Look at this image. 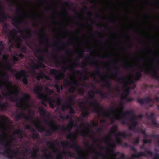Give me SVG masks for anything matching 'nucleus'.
Masks as SVG:
<instances>
[{"label": "nucleus", "mask_w": 159, "mask_h": 159, "mask_svg": "<svg viewBox=\"0 0 159 159\" xmlns=\"http://www.w3.org/2000/svg\"><path fill=\"white\" fill-rule=\"evenodd\" d=\"M44 121L46 123L51 127L49 129L45 130L44 127L37 125H36L35 126L36 128L39 132H42L45 131V136H51L52 133H55L56 131L59 130V126H61L56 124L53 120H51L49 122L47 120L45 119Z\"/></svg>", "instance_id": "obj_1"}, {"label": "nucleus", "mask_w": 159, "mask_h": 159, "mask_svg": "<svg viewBox=\"0 0 159 159\" xmlns=\"http://www.w3.org/2000/svg\"><path fill=\"white\" fill-rule=\"evenodd\" d=\"M67 139H70L72 140L73 144H71L68 142L65 143L63 142H61V145L63 146H69L71 148H74L80 154L78 156L77 158L79 159H88L85 158L81 153L82 151V149L80 146L75 142V139L74 137V135L71 133L68 135L66 136Z\"/></svg>", "instance_id": "obj_2"}, {"label": "nucleus", "mask_w": 159, "mask_h": 159, "mask_svg": "<svg viewBox=\"0 0 159 159\" xmlns=\"http://www.w3.org/2000/svg\"><path fill=\"white\" fill-rule=\"evenodd\" d=\"M84 98L86 99L87 101H89V103L90 106H95V107L92 109V111L93 112L98 115L102 114L107 117H109L110 115L109 113L100 110L103 108V107L99 105L98 103L97 102L96 99H94L92 102L89 101V99L88 96H85Z\"/></svg>", "instance_id": "obj_3"}, {"label": "nucleus", "mask_w": 159, "mask_h": 159, "mask_svg": "<svg viewBox=\"0 0 159 159\" xmlns=\"http://www.w3.org/2000/svg\"><path fill=\"white\" fill-rule=\"evenodd\" d=\"M43 89V87L41 85H36V88H34L33 91L34 93L37 95L38 98L41 100L42 104L46 107L47 105L46 102H48L50 98L48 97L47 95L45 93H42Z\"/></svg>", "instance_id": "obj_4"}, {"label": "nucleus", "mask_w": 159, "mask_h": 159, "mask_svg": "<svg viewBox=\"0 0 159 159\" xmlns=\"http://www.w3.org/2000/svg\"><path fill=\"white\" fill-rule=\"evenodd\" d=\"M12 21V25L17 29L18 32H26V37L27 38H29L31 36L32 34L30 32L31 30L30 29L28 28H26L25 29L22 30L20 29L19 27V24L20 23L23 22L25 24H26V21L16 19H13Z\"/></svg>", "instance_id": "obj_5"}, {"label": "nucleus", "mask_w": 159, "mask_h": 159, "mask_svg": "<svg viewBox=\"0 0 159 159\" xmlns=\"http://www.w3.org/2000/svg\"><path fill=\"white\" fill-rule=\"evenodd\" d=\"M50 72L51 74L55 75L54 78L57 81H55L56 84H54V86L57 92L59 93L60 91V86L59 85V82L58 81L64 78V73L62 72L59 74H57V70L56 69L52 68L50 69Z\"/></svg>", "instance_id": "obj_6"}, {"label": "nucleus", "mask_w": 159, "mask_h": 159, "mask_svg": "<svg viewBox=\"0 0 159 159\" xmlns=\"http://www.w3.org/2000/svg\"><path fill=\"white\" fill-rule=\"evenodd\" d=\"M20 90L17 87H15V91H9L7 93L5 94L3 93L4 96L6 98H8L9 100L11 101H16V98H17V97L20 93Z\"/></svg>", "instance_id": "obj_7"}, {"label": "nucleus", "mask_w": 159, "mask_h": 159, "mask_svg": "<svg viewBox=\"0 0 159 159\" xmlns=\"http://www.w3.org/2000/svg\"><path fill=\"white\" fill-rule=\"evenodd\" d=\"M127 77L125 76H124L122 77H119L117 78V81L120 83L122 82H124V84L123 85V87L125 88H126L124 90L125 93L128 95L130 93V88L128 85V84H132L133 83V81L131 80L128 82L127 81Z\"/></svg>", "instance_id": "obj_8"}, {"label": "nucleus", "mask_w": 159, "mask_h": 159, "mask_svg": "<svg viewBox=\"0 0 159 159\" xmlns=\"http://www.w3.org/2000/svg\"><path fill=\"white\" fill-rule=\"evenodd\" d=\"M15 76L17 79L21 80H22V77H24L22 79V81L24 84L25 85L27 84L28 81L27 79V75L24 70H21L20 71L16 72L15 74Z\"/></svg>", "instance_id": "obj_9"}, {"label": "nucleus", "mask_w": 159, "mask_h": 159, "mask_svg": "<svg viewBox=\"0 0 159 159\" xmlns=\"http://www.w3.org/2000/svg\"><path fill=\"white\" fill-rule=\"evenodd\" d=\"M110 130L111 133L116 134L117 136H120L124 138H126L127 137H131L132 135V134H130L128 135L125 132L117 133V126L116 125H114L111 127Z\"/></svg>", "instance_id": "obj_10"}, {"label": "nucleus", "mask_w": 159, "mask_h": 159, "mask_svg": "<svg viewBox=\"0 0 159 159\" xmlns=\"http://www.w3.org/2000/svg\"><path fill=\"white\" fill-rule=\"evenodd\" d=\"M94 93L99 94L102 98H107L110 95V93H108L102 92L97 90L90 91L88 93L89 96L93 99L95 98Z\"/></svg>", "instance_id": "obj_11"}, {"label": "nucleus", "mask_w": 159, "mask_h": 159, "mask_svg": "<svg viewBox=\"0 0 159 159\" xmlns=\"http://www.w3.org/2000/svg\"><path fill=\"white\" fill-rule=\"evenodd\" d=\"M64 86L65 87H68L72 85V83L75 86H77L79 85H82L85 87H87V85L85 84H81L77 80L73 81L71 79L70 80L65 79L64 80Z\"/></svg>", "instance_id": "obj_12"}, {"label": "nucleus", "mask_w": 159, "mask_h": 159, "mask_svg": "<svg viewBox=\"0 0 159 159\" xmlns=\"http://www.w3.org/2000/svg\"><path fill=\"white\" fill-rule=\"evenodd\" d=\"M8 143H9V146H7V152H11L10 153L11 154V155L13 157V159H14L15 158L19 159L18 158V157H18L20 154L19 151V150L15 151L11 149V146L10 145V143H11V141H10L9 142H8Z\"/></svg>", "instance_id": "obj_13"}, {"label": "nucleus", "mask_w": 159, "mask_h": 159, "mask_svg": "<svg viewBox=\"0 0 159 159\" xmlns=\"http://www.w3.org/2000/svg\"><path fill=\"white\" fill-rule=\"evenodd\" d=\"M24 97L23 98H16V101H20L19 103H16V106L18 107H20L21 105H22V101H24L25 102L29 101L30 98V96L28 94L24 93L23 94Z\"/></svg>", "instance_id": "obj_14"}, {"label": "nucleus", "mask_w": 159, "mask_h": 159, "mask_svg": "<svg viewBox=\"0 0 159 159\" xmlns=\"http://www.w3.org/2000/svg\"><path fill=\"white\" fill-rule=\"evenodd\" d=\"M7 16L5 13L4 9L0 0V23L3 22L7 19Z\"/></svg>", "instance_id": "obj_15"}, {"label": "nucleus", "mask_w": 159, "mask_h": 159, "mask_svg": "<svg viewBox=\"0 0 159 159\" xmlns=\"http://www.w3.org/2000/svg\"><path fill=\"white\" fill-rule=\"evenodd\" d=\"M124 116H129L131 117L129 119V120L132 122L137 121L136 120V116L134 111H127L125 112L123 114Z\"/></svg>", "instance_id": "obj_16"}, {"label": "nucleus", "mask_w": 159, "mask_h": 159, "mask_svg": "<svg viewBox=\"0 0 159 159\" xmlns=\"http://www.w3.org/2000/svg\"><path fill=\"white\" fill-rule=\"evenodd\" d=\"M60 125L61 126H59V130L60 129L63 132H66L67 130H68L70 132L74 126L73 121H70L69 124L67 125L66 127H65L64 125Z\"/></svg>", "instance_id": "obj_17"}, {"label": "nucleus", "mask_w": 159, "mask_h": 159, "mask_svg": "<svg viewBox=\"0 0 159 159\" xmlns=\"http://www.w3.org/2000/svg\"><path fill=\"white\" fill-rule=\"evenodd\" d=\"M137 100V102L141 105H143L144 103H148L150 102L153 101V99L149 97H147L144 99L138 98Z\"/></svg>", "instance_id": "obj_18"}, {"label": "nucleus", "mask_w": 159, "mask_h": 159, "mask_svg": "<svg viewBox=\"0 0 159 159\" xmlns=\"http://www.w3.org/2000/svg\"><path fill=\"white\" fill-rule=\"evenodd\" d=\"M89 64L90 66L93 65L96 68L97 70L93 73V75H94L100 76L101 75V72L98 70L99 68V66L97 65L96 62L95 61H90L89 62Z\"/></svg>", "instance_id": "obj_19"}, {"label": "nucleus", "mask_w": 159, "mask_h": 159, "mask_svg": "<svg viewBox=\"0 0 159 159\" xmlns=\"http://www.w3.org/2000/svg\"><path fill=\"white\" fill-rule=\"evenodd\" d=\"M144 71L146 74H151L152 77L153 78L156 79H159V75H157V73L156 72V74H154L152 73L149 68L148 67H144Z\"/></svg>", "instance_id": "obj_20"}, {"label": "nucleus", "mask_w": 159, "mask_h": 159, "mask_svg": "<svg viewBox=\"0 0 159 159\" xmlns=\"http://www.w3.org/2000/svg\"><path fill=\"white\" fill-rule=\"evenodd\" d=\"M42 50L40 49H37L34 52V53L36 54H39L40 55L37 57V58L41 61L44 62V56L42 54Z\"/></svg>", "instance_id": "obj_21"}, {"label": "nucleus", "mask_w": 159, "mask_h": 159, "mask_svg": "<svg viewBox=\"0 0 159 159\" xmlns=\"http://www.w3.org/2000/svg\"><path fill=\"white\" fill-rule=\"evenodd\" d=\"M115 134L116 136V143L118 145L122 146L123 147L126 148L129 147V144L127 143L126 142H123V141L120 138L121 137H120V136H117L116 134Z\"/></svg>", "instance_id": "obj_22"}, {"label": "nucleus", "mask_w": 159, "mask_h": 159, "mask_svg": "<svg viewBox=\"0 0 159 159\" xmlns=\"http://www.w3.org/2000/svg\"><path fill=\"white\" fill-rule=\"evenodd\" d=\"M21 118L26 120H29L32 118V117L31 116H27L24 113H20L15 117V120L16 121H18Z\"/></svg>", "instance_id": "obj_23"}, {"label": "nucleus", "mask_w": 159, "mask_h": 159, "mask_svg": "<svg viewBox=\"0 0 159 159\" xmlns=\"http://www.w3.org/2000/svg\"><path fill=\"white\" fill-rule=\"evenodd\" d=\"M141 132L142 134L144 136V138L142 140V142L144 144H150L152 143V140L151 139H147L146 137H148V135L146 134L145 130H141Z\"/></svg>", "instance_id": "obj_24"}, {"label": "nucleus", "mask_w": 159, "mask_h": 159, "mask_svg": "<svg viewBox=\"0 0 159 159\" xmlns=\"http://www.w3.org/2000/svg\"><path fill=\"white\" fill-rule=\"evenodd\" d=\"M111 140V139L109 137H107L106 138H103L102 140L105 143L107 144L108 146L113 148H114L116 146V145L115 143H110V141Z\"/></svg>", "instance_id": "obj_25"}, {"label": "nucleus", "mask_w": 159, "mask_h": 159, "mask_svg": "<svg viewBox=\"0 0 159 159\" xmlns=\"http://www.w3.org/2000/svg\"><path fill=\"white\" fill-rule=\"evenodd\" d=\"M39 112L41 115L43 116L47 117H49L50 116V114L49 113L47 112L46 110L43 107H42L39 108Z\"/></svg>", "instance_id": "obj_26"}, {"label": "nucleus", "mask_w": 159, "mask_h": 159, "mask_svg": "<svg viewBox=\"0 0 159 159\" xmlns=\"http://www.w3.org/2000/svg\"><path fill=\"white\" fill-rule=\"evenodd\" d=\"M147 157V155L143 152H137L136 154H134L132 155L133 158H140L141 157Z\"/></svg>", "instance_id": "obj_27"}, {"label": "nucleus", "mask_w": 159, "mask_h": 159, "mask_svg": "<svg viewBox=\"0 0 159 159\" xmlns=\"http://www.w3.org/2000/svg\"><path fill=\"white\" fill-rule=\"evenodd\" d=\"M131 122L132 124H129L128 126L129 129L130 130L134 131L136 129L138 122L137 121H134Z\"/></svg>", "instance_id": "obj_28"}, {"label": "nucleus", "mask_w": 159, "mask_h": 159, "mask_svg": "<svg viewBox=\"0 0 159 159\" xmlns=\"http://www.w3.org/2000/svg\"><path fill=\"white\" fill-rule=\"evenodd\" d=\"M14 134H16L18 136V137L20 139H22L23 138L24 136L25 135H26V134L24 133L23 131L20 130V129H18L17 130Z\"/></svg>", "instance_id": "obj_29"}, {"label": "nucleus", "mask_w": 159, "mask_h": 159, "mask_svg": "<svg viewBox=\"0 0 159 159\" xmlns=\"http://www.w3.org/2000/svg\"><path fill=\"white\" fill-rule=\"evenodd\" d=\"M80 103L82 105L80 106V108L81 109L82 111L84 112L87 116H88L90 115V113L88 109L85 107L83 105L84 103L83 102H81Z\"/></svg>", "instance_id": "obj_30"}, {"label": "nucleus", "mask_w": 159, "mask_h": 159, "mask_svg": "<svg viewBox=\"0 0 159 159\" xmlns=\"http://www.w3.org/2000/svg\"><path fill=\"white\" fill-rule=\"evenodd\" d=\"M38 75L36 77V78L38 81H39L41 79H43L44 77L48 79V77L42 71H41L38 73Z\"/></svg>", "instance_id": "obj_31"}, {"label": "nucleus", "mask_w": 159, "mask_h": 159, "mask_svg": "<svg viewBox=\"0 0 159 159\" xmlns=\"http://www.w3.org/2000/svg\"><path fill=\"white\" fill-rule=\"evenodd\" d=\"M104 79L102 80V81H105V84L104 85V87L107 88L109 90L111 91V84L110 81L108 80H104Z\"/></svg>", "instance_id": "obj_32"}, {"label": "nucleus", "mask_w": 159, "mask_h": 159, "mask_svg": "<svg viewBox=\"0 0 159 159\" xmlns=\"http://www.w3.org/2000/svg\"><path fill=\"white\" fill-rule=\"evenodd\" d=\"M3 78L5 80L6 82L9 84L10 86H12V83L11 81H9V79L8 76L6 73L3 74Z\"/></svg>", "instance_id": "obj_33"}, {"label": "nucleus", "mask_w": 159, "mask_h": 159, "mask_svg": "<svg viewBox=\"0 0 159 159\" xmlns=\"http://www.w3.org/2000/svg\"><path fill=\"white\" fill-rule=\"evenodd\" d=\"M39 40L41 42H45L47 44L49 43V40L48 38H45L44 36L42 35H40Z\"/></svg>", "instance_id": "obj_34"}, {"label": "nucleus", "mask_w": 159, "mask_h": 159, "mask_svg": "<svg viewBox=\"0 0 159 159\" xmlns=\"http://www.w3.org/2000/svg\"><path fill=\"white\" fill-rule=\"evenodd\" d=\"M140 148L141 149H144L145 150V152H146L150 156H153V153L149 150H148L147 148H145L144 145H142L140 146Z\"/></svg>", "instance_id": "obj_35"}, {"label": "nucleus", "mask_w": 159, "mask_h": 159, "mask_svg": "<svg viewBox=\"0 0 159 159\" xmlns=\"http://www.w3.org/2000/svg\"><path fill=\"white\" fill-rule=\"evenodd\" d=\"M121 119V116L120 114H119L116 115L115 117L111 118L110 120L111 122V123H114L115 120H120Z\"/></svg>", "instance_id": "obj_36"}, {"label": "nucleus", "mask_w": 159, "mask_h": 159, "mask_svg": "<svg viewBox=\"0 0 159 159\" xmlns=\"http://www.w3.org/2000/svg\"><path fill=\"white\" fill-rule=\"evenodd\" d=\"M47 145L48 146H49V148L53 150L54 152L55 153H57L58 152V151L57 150H54V147L52 143L49 141H47L46 143Z\"/></svg>", "instance_id": "obj_37"}, {"label": "nucleus", "mask_w": 159, "mask_h": 159, "mask_svg": "<svg viewBox=\"0 0 159 159\" xmlns=\"http://www.w3.org/2000/svg\"><path fill=\"white\" fill-rule=\"evenodd\" d=\"M146 118L148 119H149L152 120H153L155 119L154 118L155 114L153 112H151L150 115L149 116L147 113H146L145 114Z\"/></svg>", "instance_id": "obj_38"}, {"label": "nucleus", "mask_w": 159, "mask_h": 159, "mask_svg": "<svg viewBox=\"0 0 159 159\" xmlns=\"http://www.w3.org/2000/svg\"><path fill=\"white\" fill-rule=\"evenodd\" d=\"M75 96H72L70 97L69 98L66 99V103L65 104L66 105H67L68 104H70L74 101V99L75 98Z\"/></svg>", "instance_id": "obj_39"}, {"label": "nucleus", "mask_w": 159, "mask_h": 159, "mask_svg": "<svg viewBox=\"0 0 159 159\" xmlns=\"http://www.w3.org/2000/svg\"><path fill=\"white\" fill-rule=\"evenodd\" d=\"M3 30L6 34H7L8 33H9L10 32H9L8 25L6 23L4 24L3 28Z\"/></svg>", "instance_id": "obj_40"}, {"label": "nucleus", "mask_w": 159, "mask_h": 159, "mask_svg": "<svg viewBox=\"0 0 159 159\" xmlns=\"http://www.w3.org/2000/svg\"><path fill=\"white\" fill-rule=\"evenodd\" d=\"M52 56L53 57V60L54 61L55 63L57 66H59L60 63V62L57 59L56 56L54 54H52Z\"/></svg>", "instance_id": "obj_41"}, {"label": "nucleus", "mask_w": 159, "mask_h": 159, "mask_svg": "<svg viewBox=\"0 0 159 159\" xmlns=\"http://www.w3.org/2000/svg\"><path fill=\"white\" fill-rule=\"evenodd\" d=\"M8 103L5 102L2 104H0V109H1L2 111H3L5 110L7 107Z\"/></svg>", "instance_id": "obj_42"}, {"label": "nucleus", "mask_w": 159, "mask_h": 159, "mask_svg": "<svg viewBox=\"0 0 159 159\" xmlns=\"http://www.w3.org/2000/svg\"><path fill=\"white\" fill-rule=\"evenodd\" d=\"M9 36H8V43L9 44H12V42L11 39V38L14 39L15 37V35L12 32H10L9 33Z\"/></svg>", "instance_id": "obj_43"}, {"label": "nucleus", "mask_w": 159, "mask_h": 159, "mask_svg": "<svg viewBox=\"0 0 159 159\" xmlns=\"http://www.w3.org/2000/svg\"><path fill=\"white\" fill-rule=\"evenodd\" d=\"M38 151V150H36L34 148L33 149L32 152L33 153L31 155V157L33 158V159H34V158L37 157V152ZM18 158L19 159H22L20 157H18Z\"/></svg>", "instance_id": "obj_44"}, {"label": "nucleus", "mask_w": 159, "mask_h": 159, "mask_svg": "<svg viewBox=\"0 0 159 159\" xmlns=\"http://www.w3.org/2000/svg\"><path fill=\"white\" fill-rule=\"evenodd\" d=\"M120 68L119 67H117L114 69V72L112 73L111 75L113 76H117L119 74V72Z\"/></svg>", "instance_id": "obj_45"}, {"label": "nucleus", "mask_w": 159, "mask_h": 159, "mask_svg": "<svg viewBox=\"0 0 159 159\" xmlns=\"http://www.w3.org/2000/svg\"><path fill=\"white\" fill-rule=\"evenodd\" d=\"M67 108L69 110V113L71 114H73L75 113V111L73 109L72 106L71 104H68L67 105H66Z\"/></svg>", "instance_id": "obj_46"}, {"label": "nucleus", "mask_w": 159, "mask_h": 159, "mask_svg": "<svg viewBox=\"0 0 159 159\" xmlns=\"http://www.w3.org/2000/svg\"><path fill=\"white\" fill-rule=\"evenodd\" d=\"M140 139V137L139 136H137L136 138L133 139V143L135 145H137L139 143Z\"/></svg>", "instance_id": "obj_47"}, {"label": "nucleus", "mask_w": 159, "mask_h": 159, "mask_svg": "<svg viewBox=\"0 0 159 159\" xmlns=\"http://www.w3.org/2000/svg\"><path fill=\"white\" fill-rule=\"evenodd\" d=\"M142 76V74L141 72L137 73L135 75V80L136 81H139Z\"/></svg>", "instance_id": "obj_48"}, {"label": "nucleus", "mask_w": 159, "mask_h": 159, "mask_svg": "<svg viewBox=\"0 0 159 159\" xmlns=\"http://www.w3.org/2000/svg\"><path fill=\"white\" fill-rule=\"evenodd\" d=\"M49 101L48 102L49 104L52 108H53L54 107V101L51 98H49Z\"/></svg>", "instance_id": "obj_49"}, {"label": "nucleus", "mask_w": 159, "mask_h": 159, "mask_svg": "<svg viewBox=\"0 0 159 159\" xmlns=\"http://www.w3.org/2000/svg\"><path fill=\"white\" fill-rule=\"evenodd\" d=\"M150 137L154 139H158L157 141V144L159 146V134H152L150 135Z\"/></svg>", "instance_id": "obj_50"}, {"label": "nucleus", "mask_w": 159, "mask_h": 159, "mask_svg": "<svg viewBox=\"0 0 159 159\" xmlns=\"http://www.w3.org/2000/svg\"><path fill=\"white\" fill-rule=\"evenodd\" d=\"M71 87L68 89V92L70 93H72L75 92L76 87L75 86H71Z\"/></svg>", "instance_id": "obj_51"}, {"label": "nucleus", "mask_w": 159, "mask_h": 159, "mask_svg": "<svg viewBox=\"0 0 159 159\" xmlns=\"http://www.w3.org/2000/svg\"><path fill=\"white\" fill-rule=\"evenodd\" d=\"M122 99H125L128 102H132L133 101V99L131 97H128L127 96H122Z\"/></svg>", "instance_id": "obj_52"}, {"label": "nucleus", "mask_w": 159, "mask_h": 159, "mask_svg": "<svg viewBox=\"0 0 159 159\" xmlns=\"http://www.w3.org/2000/svg\"><path fill=\"white\" fill-rule=\"evenodd\" d=\"M92 152L95 154L96 156V157L94 159H98V157H97L98 156H103L104 155L103 153L101 152H97L95 150H92Z\"/></svg>", "instance_id": "obj_53"}, {"label": "nucleus", "mask_w": 159, "mask_h": 159, "mask_svg": "<svg viewBox=\"0 0 159 159\" xmlns=\"http://www.w3.org/2000/svg\"><path fill=\"white\" fill-rule=\"evenodd\" d=\"M6 68L8 70L11 71L13 73L15 72L16 71V70L11 68L10 64H8L6 66Z\"/></svg>", "instance_id": "obj_54"}, {"label": "nucleus", "mask_w": 159, "mask_h": 159, "mask_svg": "<svg viewBox=\"0 0 159 159\" xmlns=\"http://www.w3.org/2000/svg\"><path fill=\"white\" fill-rule=\"evenodd\" d=\"M151 121L153 125L157 127V128H159V124L157 123L156 121V119H154V120H153Z\"/></svg>", "instance_id": "obj_55"}, {"label": "nucleus", "mask_w": 159, "mask_h": 159, "mask_svg": "<svg viewBox=\"0 0 159 159\" xmlns=\"http://www.w3.org/2000/svg\"><path fill=\"white\" fill-rule=\"evenodd\" d=\"M124 102L122 101L120 102L119 104V106L120 107L121 109V113L123 114H123L125 113V112H124L123 110V109L124 108Z\"/></svg>", "instance_id": "obj_56"}, {"label": "nucleus", "mask_w": 159, "mask_h": 159, "mask_svg": "<svg viewBox=\"0 0 159 159\" xmlns=\"http://www.w3.org/2000/svg\"><path fill=\"white\" fill-rule=\"evenodd\" d=\"M62 68L63 69H65L66 70H73V69H75L74 66L72 65H70L69 66H67L65 68L64 67V66H63Z\"/></svg>", "instance_id": "obj_57"}, {"label": "nucleus", "mask_w": 159, "mask_h": 159, "mask_svg": "<svg viewBox=\"0 0 159 159\" xmlns=\"http://www.w3.org/2000/svg\"><path fill=\"white\" fill-rule=\"evenodd\" d=\"M79 94L81 95H84L85 93L84 89L83 88L79 89L78 90Z\"/></svg>", "instance_id": "obj_58"}, {"label": "nucleus", "mask_w": 159, "mask_h": 159, "mask_svg": "<svg viewBox=\"0 0 159 159\" xmlns=\"http://www.w3.org/2000/svg\"><path fill=\"white\" fill-rule=\"evenodd\" d=\"M75 53L77 54H79L78 57L80 58H82L84 54V52L83 51L80 52H79L76 51Z\"/></svg>", "instance_id": "obj_59"}, {"label": "nucleus", "mask_w": 159, "mask_h": 159, "mask_svg": "<svg viewBox=\"0 0 159 159\" xmlns=\"http://www.w3.org/2000/svg\"><path fill=\"white\" fill-rule=\"evenodd\" d=\"M45 90L47 93L49 95H52L54 92L53 90H49L47 88L45 89Z\"/></svg>", "instance_id": "obj_60"}, {"label": "nucleus", "mask_w": 159, "mask_h": 159, "mask_svg": "<svg viewBox=\"0 0 159 159\" xmlns=\"http://www.w3.org/2000/svg\"><path fill=\"white\" fill-rule=\"evenodd\" d=\"M38 136L39 134L37 133H33L32 135L33 139L34 140L38 138Z\"/></svg>", "instance_id": "obj_61"}, {"label": "nucleus", "mask_w": 159, "mask_h": 159, "mask_svg": "<svg viewBox=\"0 0 159 159\" xmlns=\"http://www.w3.org/2000/svg\"><path fill=\"white\" fill-rule=\"evenodd\" d=\"M20 52L23 53H25L26 52V48L25 47H22L20 49Z\"/></svg>", "instance_id": "obj_62"}, {"label": "nucleus", "mask_w": 159, "mask_h": 159, "mask_svg": "<svg viewBox=\"0 0 159 159\" xmlns=\"http://www.w3.org/2000/svg\"><path fill=\"white\" fill-rule=\"evenodd\" d=\"M86 131L84 130H82L80 132V135L83 136H86Z\"/></svg>", "instance_id": "obj_63"}, {"label": "nucleus", "mask_w": 159, "mask_h": 159, "mask_svg": "<svg viewBox=\"0 0 159 159\" xmlns=\"http://www.w3.org/2000/svg\"><path fill=\"white\" fill-rule=\"evenodd\" d=\"M44 157L46 159H50L52 157V156L51 154L48 155L45 154L44 155Z\"/></svg>", "instance_id": "obj_64"}]
</instances>
